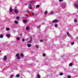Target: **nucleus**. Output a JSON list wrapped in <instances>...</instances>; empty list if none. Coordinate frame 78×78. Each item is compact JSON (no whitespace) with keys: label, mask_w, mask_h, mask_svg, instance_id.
Returning a JSON list of instances; mask_svg holds the SVG:
<instances>
[{"label":"nucleus","mask_w":78,"mask_h":78,"mask_svg":"<svg viewBox=\"0 0 78 78\" xmlns=\"http://www.w3.org/2000/svg\"><path fill=\"white\" fill-rule=\"evenodd\" d=\"M15 23L17 24H18V22L17 21H15Z\"/></svg>","instance_id":"16"},{"label":"nucleus","mask_w":78,"mask_h":78,"mask_svg":"<svg viewBox=\"0 0 78 78\" xmlns=\"http://www.w3.org/2000/svg\"><path fill=\"white\" fill-rule=\"evenodd\" d=\"M10 12H12V9L11 7L10 8Z\"/></svg>","instance_id":"9"},{"label":"nucleus","mask_w":78,"mask_h":78,"mask_svg":"<svg viewBox=\"0 0 78 78\" xmlns=\"http://www.w3.org/2000/svg\"><path fill=\"white\" fill-rule=\"evenodd\" d=\"M67 34L68 35V36H70V34H69V32L67 33Z\"/></svg>","instance_id":"29"},{"label":"nucleus","mask_w":78,"mask_h":78,"mask_svg":"<svg viewBox=\"0 0 78 78\" xmlns=\"http://www.w3.org/2000/svg\"><path fill=\"white\" fill-rule=\"evenodd\" d=\"M62 0H59V2H61Z\"/></svg>","instance_id":"38"},{"label":"nucleus","mask_w":78,"mask_h":78,"mask_svg":"<svg viewBox=\"0 0 78 78\" xmlns=\"http://www.w3.org/2000/svg\"><path fill=\"white\" fill-rule=\"evenodd\" d=\"M43 56H46V55H45V54H43Z\"/></svg>","instance_id":"32"},{"label":"nucleus","mask_w":78,"mask_h":78,"mask_svg":"<svg viewBox=\"0 0 78 78\" xmlns=\"http://www.w3.org/2000/svg\"><path fill=\"white\" fill-rule=\"evenodd\" d=\"M35 47H36V48H39V47L38 46V45H36L35 46Z\"/></svg>","instance_id":"23"},{"label":"nucleus","mask_w":78,"mask_h":78,"mask_svg":"<svg viewBox=\"0 0 78 78\" xmlns=\"http://www.w3.org/2000/svg\"><path fill=\"white\" fill-rule=\"evenodd\" d=\"M15 12L16 13H19V11H18L16 9L15 10Z\"/></svg>","instance_id":"6"},{"label":"nucleus","mask_w":78,"mask_h":78,"mask_svg":"<svg viewBox=\"0 0 78 78\" xmlns=\"http://www.w3.org/2000/svg\"><path fill=\"white\" fill-rule=\"evenodd\" d=\"M27 11V12H29V11Z\"/></svg>","instance_id":"42"},{"label":"nucleus","mask_w":78,"mask_h":78,"mask_svg":"<svg viewBox=\"0 0 78 78\" xmlns=\"http://www.w3.org/2000/svg\"><path fill=\"white\" fill-rule=\"evenodd\" d=\"M7 60V57H6V55H5L4 56L3 60H4V61H6Z\"/></svg>","instance_id":"3"},{"label":"nucleus","mask_w":78,"mask_h":78,"mask_svg":"<svg viewBox=\"0 0 78 78\" xmlns=\"http://www.w3.org/2000/svg\"><path fill=\"white\" fill-rule=\"evenodd\" d=\"M22 41H23V42H24V41H25V39H24V38H23L22 40Z\"/></svg>","instance_id":"33"},{"label":"nucleus","mask_w":78,"mask_h":78,"mask_svg":"<svg viewBox=\"0 0 78 78\" xmlns=\"http://www.w3.org/2000/svg\"><path fill=\"white\" fill-rule=\"evenodd\" d=\"M53 14V12H51V14Z\"/></svg>","instance_id":"35"},{"label":"nucleus","mask_w":78,"mask_h":78,"mask_svg":"<svg viewBox=\"0 0 78 78\" xmlns=\"http://www.w3.org/2000/svg\"><path fill=\"white\" fill-rule=\"evenodd\" d=\"M59 75H60V76H61L62 75H63V73H60L59 74Z\"/></svg>","instance_id":"26"},{"label":"nucleus","mask_w":78,"mask_h":78,"mask_svg":"<svg viewBox=\"0 0 78 78\" xmlns=\"http://www.w3.org/2000/svg\"><path fill=\"white\" fill-rule=\"evenodd\" d=\"M20 76H19V74H17L16 76V77H17L18 78Z\"/></svg>","instance_id":"25"},{"label":"nucleus","mask_w":78,"mask_h":78,"mask_svg":"<svg viewBox=\"0 0 78 78\" xmlns=\"http://www.w3.org/2000/svg\"><path fill=\"white\" fill-rule=\"evenodd\" d=\"M6 30H7V31H9L10 30V29H9V28H7L6 29Z\"/></svg>","instance_id":"18"},{"label":"nucleus","mask_w":78,"mask_h":78,"mask_svg":"<svg viewBox=\"0 0 78 78\" xmlns=\"http://www.w3.org/2000/svg\"><path fill=\"white\" fill-rule=\"evenodd\" d=\"M40 42H43V41H42V40H40Z\"/></svg>","instance_id":"37"},{"label":"nucleus","mask_w":78,"mask_h":78,"mask_svg":"<svg viewBox=\"0 0 78 78\" xmlns=\"http://www.w3.org/2000/svg\"><path fill=\"white\" fill-rule=\"evenodd\" d=\"M39 5H37L36 6V8H39Z\"/></svg>","instance_id":"20"},{"label":"nucleus","mask_w":78,"mask_h":78,"mask_svg":"<svg viewBox=\"0 0 78 78\" xmlns=\"http://www.w3.org/2000/svg\"><path fill=\"white\" fill-rule=\"evenodd\" d=\"M16 56L17 57V58L19 59H20V56H19V53H18L16 55Z\"/></svg>","instance_id":"1"},{"label":"nucleus","mask_w":78,"mask_h":78,"mask_svg":"<svg viewBox=\"0 0 78 78\" xmlns=\"http://www.w3.org/2000/svg\"><path fill=\"white\" fill-rule=\"evenodd\" d=\"M3 37V35H0V37L1 38H2Z\"/></svg>","instance_id":"21"},{"label":"nucleus","mask_w":78,"mask_h":78,"mask_svg":"<svg viewBox=\"0 0 78 78\" xmlns=\"http://www.w3.org/2000/svg\"><path fill=\"white\" fill-rule=\"evenodd\" d=\"M11 77H12V75H11Z\"/></svg>","instance_id":"40"},{"label":"nucleus","mask_w":78,"mask_h":78,"mask_svg":"<svg viewBox=\"0 0 78 78\" xmlns=\"http://www.w3.org/2000/svg\"><path fill=\"white\" fill-rule=\"evenodd\" d=\"M40 27V26H38V27H37V28H39Z\"/></svg>","instance_id":"41"},{"label":"nucleus","mask_w":78,"mask_h":78,"mask_svg":"<svg viewBox=\"0 0 78 78\" xmlns=\"http://www.w3.org/2000/svg\"><path fill=\"white\" fill-rule=\"evenodd\" d=\"M72 66V63H71L69 64V66Z\"/></svg>","instance_id":"22"},{"label":"nucleus","mask_w":78,"mask_h":78,"mask_svg":"<svg viewBox=\"0 0 78 78\" xmlns=\"http://www.w3.org/2000/svg\"><path fill=\"white\" fill-rule=\"evenodd\" d=\"M7 37H10V34H7Z\"/></svg>","instance_id":"14"},{"label":"nucleus","mask_w":78,"mask_h":78,"mask_svg":"<svg viewBox=\"0 0 78 78\" xmlns=\"http://www.w3.org/2000/svg\"><path fill=\"white\" fill-rule=\"evenodd\" d=\"M0 53H1V51H0Z\"/></svg>","instance_id":"44"},{"label":"nucleus","mask_w":78,"mask_h":78,"mask_svg":"<svg viewBox=\"0 0 78 78\" xmlns=\"http://www.w3.org/2000/svg\"><path fill=\"white\" fill-rule=\"evenodd\" d=\"M31 41H32V37H30V41H28V42L30 43L31 42Z\"/></svg>","instance_id":"8"},{"label":"nucleus","mask_w":78,"mask_h":78,"mask_svg":"<svg viewBox=\"0 0 78 78\" xmlns=\"http://www.w3.org/2000/svg\"><path fill=\"white\" fill-rule=\"evenodd\" d=\"M58 22V20H53L52 21V23H56L57 22Z\"/></svg>","instance_id":"2"},{"label":"nucleus","mask_w":78,"mask_h":78,"mask_svg":"<svg viewBox=\"0 0 78 78\" xmlns=\"http://www.w3.org/2000/svg\"><path fill=\"white\" fill-rule=\"evenodd\" d=\"M29 7L30 9H32V7H31V4L29 5Z\"/></svg>","instance_id":"5"},{"label":"nucleus","mask_w":78,"mask_h":78,"mask_svg":"<svg viewBox=\"0 0 78 78\" xmlns=\"http://www.w3.org/2000/svg\"><path fill=\"white\" fill-rule=\"evenodd\" d=\"M74 22H77V20H76V19H75Z\"/></svg>","instance_id":"30"},{"label":"nucleus","mask_w":78,"mask_h":78,"mask_svg":"<svg viewBox=\"0 0 78 78\" xmlns=\"http://www.w3.org/2000/svg\"><path fill=\"white\" fill-rule=\"evenodd\" d=\"M28 38H26V40H28Z\"/></svg>","instance_id":"39"},{"label":"nucleus","mask_w":78,"mask_h":78,"mask_svg":"<svg viewBox=\"0 0 78 78\" xmlns=\"http://www.w3.org/2000/svg\"><path fill=\"white\" fill-rule=\"evenodd\" d=\"M29 29H30V27H28V26L26 27V30H29Z\"/></svg>","instance_id":"7"},{"label":"nucleus","mask_w":78,"mask_h":78,"mask_svg":"<svg viewBox=\"0 0 78 78\" xmlns=\"http://www.w3.org/2000/svg\"><path fill=\"white\" fill-rule=\"evenodd\" d=\"M55 27H58V25L57 24H55Z\"/></svg>","instance_id":"27"},{"label":"nucleus","mask_w":78,"mask_h":78,"mask_svg":"<svg viewBox=\"0 0 78 78\" xmlns=\"http://www.w3.org/2000/svg\"><path fill=\"white\" fill-rule=\"evenodd\" d=\"M20 38L19 37H17V40H19V38Z\"/></svg>","instance_id":"34"},{"label":"nucleus","mask_w":78,"mask_h":78,"mask_svg":"<svg viewBox=\"0 0 78 78\" xmlns=\"http://www.w3.org/2000/svg\"><path fill=\"white\" fill-rule=\"evenodd\" d=\"M32 14L33 16H34V13H33V12H32Z\"/></svg>","instance_id":"36"},{"label":"nucleus","mask_w":78,"mask_h":78,"mask_svg":"<svg viewBox=\"0 0 78 78\" xmlns=\"http://www.w3.org/2000/svg\"><path fill=\"white\" fill-rule=\"evenodd\" d=\"M74 6L76 8H78V4L76 3H75L74 5Z\"/></svg>","instance_id":"4"},{"label":"nucleus","mask_w":78,"mask_h":78,"mask_svg":"<svg viewBox=\"0 0 78 78\" xmlns=\"http://www.w3.org/2000/svg\"><path fill=\"white\" fill-rule=\"evenodd\" d=\"M74 44V42H72V43H71V45H73Z\"/></svg>","instance_id":"31"},{"label":"nucleus","mask_w":78,"mask_h":78,"mask_svg":"<svg viewBox=\"0 0 78 78\" xmlns=\"http://www.w3.org/2000/svg\"><path fill=\"white\" fill-rule=\"evenodd\" d=\"M21 36H22V34H21Z\"/></svg>","instance_id":"45"},{"label":"nucleus","mask_w":78,"mask_h":78,"mask_svg":"<svg viewBox=\"0 0 78 78\" xmlns=\"http://www.w3.org/2000/svg\"><path fill=\"white\" fill-rule=\"evenodd\" d=\"M27 21L26 20H23V22H24V23H27Z\"/></svg>","instance_id":"13"},{"label":"nucleus","mask_w":78,"mask_h":78,"mask_svg":"<svg viewBox=\"0 0 78 78\" xmlns=\"http://www.w3.org/2000/svg\"><path fill=\"white\" fill-rule=\"evenodd\" d=\"M20 56H21V57H23V54L22 53L21 54Z\"/></svg>","instance_id":"19"},{"label":"nucleus","mask_w":78,"mask_h":78,"mask_svg":"<svg viewBox=\"0 0 78 78\" xmlns=\"http://www.w3.org/2000/svg\"><path fill=\"white\" fill-rule=\"evenodd\" d=\"M27 46L28 47H31V45L30 44H27Z\"/></svg>","instance_id":"10"},{"label":"nucleus","mask_w":78,"mask_h":78,"mask_svg":"<svg viewBox=\"0 0 78 78\" xmlns=\"http://www.w3.org/2000/svg\"><path fill=\"white\" fill-rule=\"evenodd\" d=\"M68 78H71V76H68Z\"/></svg>","instance_id":"28"},{"label":"nucleus","mask_w":78,"mask_h":78,"mask_svg":"<svg viewBox=\"0 0 78 78\" xmlns=\"http://www.w3.org/2000/svg\"><path fill=\"white\" fill-rule=\"evenodd\" d=\"M35 3V1H31L30 2L31 4H33V3Z\"/></svg>","instance_id":"11"},{"label":"nucleus","mask_w":78,"mask_h":78,"mask_svg":"<svg viewBox=\"0 0 78 78\" xmlns=\"http://www.w3.org/2000/svg\"><path fill=\"white\" fill-rule=\"evenodd\" d=\"M62 7L63 8H65L66 7V6L64 5H63V6H62Z\"/></svg>","instance_id":"15"},{"label":"nucleus","mask_w":78,"mask_h":78,"mask_svg":"<svg viewBox=\"0 0 78 78\" xmlns=\"http://www.w3.org/2000/svg\"><path fill=\"white\" fill-rule=\"evenodd\" d=\"M20 19V17L19 16H17L16 17V20H18V19Z\"/></svg>","instance_id":"12"},{"label":"nucleus","mask_w":78,"mask_h":78,"mask_svg":"<svg viewBox=\"0 0 78 78\" xmlns=\"http://www.w3.org/2000/svg\"><path fill=\"white\" fill-rule=\"evenodd\" d=\"M76 39H78V37H76Z\"/></svg>","instance_id":"43"},{"label":"nucleus","mask_w":78,"mask_h":78,"mask_svg":"<svg viewBox=\"0 0 78 78\" xmlns=\"http://www.w3.org/2000/svg\"><path fill=\"white\" fill-rule=\"evenodd\" d=\"M44 14H47V11H45L44 12Z\"/></svg>","instance_id":"24"},{"label":"nucleus","mask_w":78,"mask_h":78,"mask_svg":"<svg viewBox=\"0 0 78 78\" xmlns=\"http://www.w3.org/2000/svg\"><path fill=\"white\" fill-rule=\"evenodd\" d=\"M37 77L38 78H40L41 76H40V75H39V74H38Z\"/></svg>","instance_id":"17"}]
</instances>
